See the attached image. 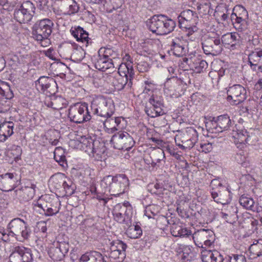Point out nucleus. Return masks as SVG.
Here are the masks:
<instances>
[{
  "mask_svg": "<svg viewBox=\"0 0 262 262\" xmlns=\"http://www.w3.org/2000/svg\"><path fill=\"white\" fill-rule=\"evenodd\" d=\"M31 233V230L25 221L18 217L15 218L8 223L6 230L0 227V241L8 243L11 238L24 241L29 239Z\"/></svg>",
  "mask_w": 262,
  "mask_h": 262,
  "instance_id": "obj_1",
  "label": "nucleus"
},
{
  "mask_svg": "<svg viewBox=\"0 0 262 262\" xmlns=\"http://www.w3.org/2000/svg\"><path fill=\"white\" fill-rule=\"evenodd\" d=\"M91 113L87 103H77L69 108L68 117L71 121L75 123H83L91 120Z\"/></svg>",
  "mask_w": 262,
  "mask_h": 262,
  "instance_id": "obj_2",
  "label": "nucleus"
},
{
  "mask_svg": "<svg viewBox=\"0 0 262 262\" xmlns=\"http://www.w3.org/2000/svg\"><path fill=\"white\" fill-rule=\"evenodd\" d=\"M178 19L180 27L188 31V36L198 30L196 25L199 22V17L196 12L189 9L184 10L181 13Z\"/></svg>",
  "mask_w": 262,
  "mask_h": 262,
  "instance_id": "obj_3",
  "label": "nucleus"
},
{
  "mask_svg": "<svg viewBox=\"0 0 262 262\" xmlns=\"http://www.w3.org/2000/svg\"><path fill=\"white\" fill-rule=\"evenodd\" d=\"M53 26L54 23L48 18L37 21L32 28L33 37L40 42L45 41L51 34Z\"/></svg>",
  "mask_w": 262,
  "mask_h": 262,
  "instance_id": "obj_4",
  "label": "nucleus"
},
{
  "mask_svg": "<svg viewBox=\"0 0 262 262\" xmlns=\"http://www.w3.org/2000/svg\"><path fill=\"white\" fill-rule=\"evenodd\" d=\"M231 20L234 28L239 32L246 30L248 27V13L242 5H236L233 9Z\"/></svg>",
  "mask_w": 262,
  "mask_h": 262,
  "instance_id": "obj_5",
  "label": "nucleus"
},
{
  "mask_svg": "<svg viewBox=\"0 0 262 262\" xmlns=\"http://www.w3.org/2000/svg\"><path fill=\"white\" fill-rule=\"evenodd\" d=\"M204 52L206 55L216 56L223 50V45L220 36L215 33H211L207 36L202 42Z\"/></svg>",
  "mask_w": 262,
  "mask_h": 262,
  "instance_id": "obj_6",
  "label": "nucleus"
},
{
  "mask_svg": "<svg viewBox=\"0 0 262 262\" xmlns=\"http://www.w3.org/2000/svg\"><path fill=\"white\" fill-rule=\"evenodd\" d=\"M113 107L111 103H108L104 97L99 96L92 102L91 111L94 114L108 118L114 113Z\"/></svg>",
  "mask_w": 262,
  "mask_h": 262,
  "instance_id": "obj_7",
  "label": "nucleus"
},
{
  "mask_svg": "<svg viewBox=\"0 0 262 262\" xmlns=\"http://www.w3.org/2000/svg\"><path fill=\"white\" fill-rule=\"evenodd\" d=\"M35 7L30 1L24 2L14 12V18L20 24L28 23L31 20L35 14Z\"/></svg>",
  "mask_w": 262,
  "mask_h": 262,
  "instance_id": "obj_8",
  "label": "nucleus"
},
{
  "mask_svg": "<svg viewBox=\"0 0 262 262\" xmlns=\"http://www.w3.org/2000/svg\"><path fill=\"white\" fill-rule=\"evenodd\" d=\"M111 142L115 148L129 150L135 144L133 138L127 132H119L114 135Z\"/></svg>",
  "mask_w": 262,
  "mask_h": 262,
  "instance_id": "obj_9",
  "label": "nucleus"
},
{
  "mask_svg": "<svg viewBox=\"0 0 262 262\" xmlns=\"http://www.w3.org/2000/svg\"><path fill=\"white\" fill-rule=\"evenodd\" d=\"M227 93V100L232 105H237L243 102L247 98L246 90L240 84H234L230 86Z\"/></svg>",
  "mask_w": 262,
  "mask_h": 262,
  "instance_id": "obj_10",
  "label": "nucleus"
},
{
  "mask_svg": "<svg viewBox=\"0 0 262 262\" xmlns=\"http://www.w3.org/2000/svg\"><path fill=\"white\" fill-rule=\"evenodd\" d=\"M9 256L10 262H31L32 256L31 250L24 246H14Z\"/></svg>",
  "mask_w": 262,
  "mask_h": 262,
  "instance_id": "obj_11",
  "label": "nucleus"
},
{
  "mask_svg": "<svg viewBox=\"0 0 262 262\" xmlns=\"http://www.w3.org/2000/svg\"><path fill=\"white\" fill-rule=\"evenodd\" d=\"M35 85L38 90L50 94H54L57 91V84L55 79L51 77H40L35 81Z\"/></svg>",
  "mask_w": 262,
  "mask_h": 262,
  "instance_id": "obj_12",
  "label": "nucleus"
},
{
  "mask_svg": "<svg viewBox=\"0 0 262 262\" xmlns=\"http://www.w3.org/2000/svg\"><path fill=\"white\" fill-rule=\"evenodd\" d=\"M129 185V180L124 174H117L115 176V180L111 186L110 193L115 196L124 193Z\"/></svg>",
  "mask_w": 262,
  "mask_h": 262,
  "instance_id": "obj_13",
  "label": "nucleus"
},
{
  "mask_svg": "<svg viewBox=\"0 0 262 262\" xmlns=\"http://www.w3.org/2000/svg\"><path fill=\"white\" fill-rule=\"evenodd\" d=\"M36 185L30 184L28 186L21 187L14 191V196L15 199L20 203L26 202L32 200L35 193Z\"/></svg>",
  "mask_w": 262,
  "mask_h": 262,
  "instance_id": "obj_14",
  "label": "nucleus"
},
{
  "mask_svg": "<svg viewBox=\"0 0 262 262\" xmlns=\"http://www.w3.org/2000/svg\"><path fill=\"white\" fill-rule=\"evenodd\" d=\"M170 46L171 51L176 56H183L188 52L186 42L182 38L175 37L172 39Z\"/></svg>",
  "mask_w": 262,
  "mask_h": 262,
  "instance_id": "obj_15",
  "label": "nucleus"
},
{
  "mask_svg": "<svg viewBox=\"0 0 262 262\" xmlns=\"http://www.w3.org/2000/svg\"><path fill=\"white\" fill-rule=\"evenodd\" d=\"M108 78L110 81H112L115 89L117 91H121L124 88L129 89L133 85L132 79L119 75L117 74L114 76L109 75Z\"/></svg>",
  "mask_w": 262,
  "mask_h": 262,
  "instance_id": "obj_16",
  "label": "nucleus"
},
{
  "mask_svg": "<svg viewBox=\"0 0 262 262\" xmlns=\"http://www.w3.org/2000/svg\"><path fill=\"white\" fill-rule=\"evenodd\" d=\"M80 142L86 146L88 149H90L93 154L100 156L104 152V145L99 140H93L91 138L81 137Z\"/></svg>",
  "mask_w": 262,
  "mask_h": 262,
  "instance_id": "obj_17",
  "label": "nucleus"
},
{
  "mask_svg": "<svg viewBox=\"0 0 262 262\" xmlns=\"http://www.w3.org/2000/svg\"><path fill=\"white\" fill-rule=\"evenodd\" d=\"M114 220L120 224H127L129 220L127 207L125 205L117 204L113 210Z\"/></svg>",
  "mask_w": 262,
  "mask_h": 262,
  "instance_id": "obj_18",
  "label": "nucleus"
},
{
  "mask_svg": "<svg viewBox=\"0 0 262 262\" xmlns=\"http://www.w3.org/2000/svg\"><path fill=\"white\" fill-rule=\"evenodd\" d=\"M183 61L186 62L190 68L196 73L203 72L208 67L207 62L199 57L193 56L189 59L184 58Z\"/></svg>",
  "mask_w": 262,
  "mask_h": 262,
  "instance_id": "obj_19",
  "label": "nucleus"
},
{
  "mask_svg": "<svg viewBox=\"0 0 262 262\" xmlns=\"http://www.w3.org/2000/svg\"><path fill=\"white\" fill-rule=\"evenodd\" d=\"M211 194L214 201L217 203L226 204L231 200L230 192L224 187H220L217 191H211Z\"/></svg>",
  "mask_w": 262,
  "mask_h": 262,
  "instance_id": "obj_20",
  "label": "nucleus"
},
{
  "mask_svg": "<svg viewBox=\"0 0 262 262\" xmlns=\"http://www.w3.org/2000/svg\"><path fill=\"white\" fill-rule=\"evenodd\" d=\"M16 180L12 173H6L0 176V189L3 191H12L14 188Z\"/></svg>",
  "mask_w": 262,
  "mask_h": 262,
  "instance_id": "obj_21",
  "label": "nucleus"
},
{
  "mask_svg": "<svg viewBox=\"0 0 262 262\" xmlns=\"http://www.w3.org/2000/svg\"><path fill=\"white\" fill-rule=\"evenodd\" d=\"M241 37L239 34L236 32H232L226 34L222 36L221 42L222 45H230L231 49L234 50L236 46L240 45Z\"/></svg>",
  "mask_w": 262,
  "mask_h": 262,
  "instance_id": "obj_22",
  "label": "nucleus"
},
{
  "mask_svg": "<svg viewBox=\"0 0 262 262\" xmlns=\"http://www.w3.org/2000/svg\"><path fill=\"white\" fill-rule=\"evenodd\" d=\"M70 32L77 41L86 42V44L91 43L88 33L80 26L72 27Z\"/></svg>",
  "mask_w": 262,
  "mask_h": 262,
  "instance_id": "obj_23",
  "label": "nucleus"
},
{
  "mask_svg": "<svg viewBox=\"0 0 262 262\" xmlns=\"http://www.w3.org/2000/svg\"><path fill=\"white\" fill-rule=\"evenodd\" d=\"M213 234L212 230L203 229L195 232L193 235V239L197 246L203 248V242L206 238L213 237Z\"/></svg>",
  "mask_w": 262,
  "mask_h": 262,
  "instance_id": "obj_24",
  "label": "nucleus"
},
{
  "mask_svg": "<svg viewBox=\"0 0 262 262\" xmlns=\"http://www.w3.org/2000/svg\"><path fill=\"white\" fill-rule=\"evenodd\" d=\"M95 67L99 71H105L106 70L112 71L115 67L113 59H107L105 57H102L99 54L95 61Z\"/></svg>",
  "mask_w": 262,
  "mask_h": 262,
  "instance_id": "obj_25",
  "label": "nucleus"
},
{
  "mask_svg": "<svg viewBox=\"0 0 262 262\" xmlns=\"http://www.w3.org/2000/svg\"><path fill=\"white\" fill-rule=\"evenodd\" d=\"M160 18L162 27L161 30V35H166L172 32L176 26L175 21L164 15H161Z\"/></svg>",
  "mask_w": 262,
  "mask_h": 262,
  "instance_id": "obj_26",
  "label": "nucleus"
},
{
  "mask_svg": "<svg viewBox=\"0 0 262 262\" xmlns=\"http://www.w3.org/2000/svg\"><path fill=\"white\" fill-rule=\"evenodd\" d=\"M233 137L236 139L237 143L245 144L250 142L251 135L245 128H237L236 131L233 130Z\"/></svg>",
  "mask_w": 262,
  "mask_h": 262,
  "instance_id": "obj_27",
  "label": "nucleus"
},
{
  "mask_svg": "<svg viewBox=\"0 0 262 262\" xmlns=\"http://www.w3.org/2000/svg\"><path fill=\"white\" fill-rule=\"evenodd\" d=\"M80 262H106L103 255L99 252L93 251L82 255Z\"/></svg>",
  "mask_w": 262,
  "mask_h": 262,
  "instance_id": "obj_28",
  "label": "nucleus"
},
{
  "mask_svg": "<svg viewBox=\"0 0 262 262\" xmlns=\"http://www.w3.org/2000/svg\"><path fill=\"white\" fill-rule=\"evenodd\" d=\"M14 123L6 122L0 125V141L5 142L13 133Z\"/></svg>",
  "mask_w": 262,
  "mask_h": 262,
  "instance_id": "obj_29",
  "label": "nucleus"
},
{
  "mask_svg": "<svg viewBox=\"0 0 262 262\" xmlns=\"http://www.w3.org/2000/svg\"><path fill=\"white\" fill-rule=\"evenodd\" d=\"M118 74L130 79H133L135 75L132 62L122 63L118 68Z\"/></svg>",
  "mask_w": 262,
  "mask_h": 262,
  "instance_id": "obj_30",
  "label": "nucleus"
},
{
  "mask_svg": "<svg viewBox=\"0 0 262 262\" xmlns=\"http://www.w3.org/2000/svg\"><path fill=\"white\" fill-rule=\"evenodd\" d=\"M161 15H154L147 21V26L149 29L153 33L161 35L162 21Z\"/></svg>",
  "mask_w": 262,
  "mask_h": 262,
  "instance_id": "obj_31",
  "label": "nucleus"
},
{
  "mask_svg": "<svg viewBox=\"0 0 262 262\" xmlns=\"http://www.w3.org/2000/svg\"><path fill=\"white\" fill-rule=\"evenodd\" d=\"M217 124L219 128L218 132H222L229 129L232 124V122L228 115H223L219 116L217 118Z\"/></svg>",
  "mask_w": 262,
  "mask_h": 262,
  "instance_id": "obj_32",
  "label": "nucleus"
},
{
  "mask_svg": "<svg viewBox=\"0 0 262 262\" xmlns=\"http://www.w3.org/2000/svg\"><path fill=\"white\" fill-rule=\"evenodd\" d=\"M261 49L259 48L255 49L248 55V62L251 69L255 71L259 65V57L261 54Z\"/></svg>",
  "mask_w": 262,
  "mask_h": 262,
  "instance_id": "obj_33",
  "label": "nucleus"
},
{
  "mask_svg": "<svg viewBox=\"0 0 262 262\" xmlns=\"http://www.w3.org/2000/svg\"><path fill=\"white\" fill-rule=\"evenodd\" d=\"M249 257L254 259L262 256V239H259L256 243L252 244L249 249Z\"/></svg>",
  "mask_w": 262,
  "mask_h": 262,
  "instance_id": "obj_34",
  "label": "nucleus"
},
{
  "mask_svg": "<svg viewBox=\"0 0 262 262\" xmlns=\"http://www.w3.org/2000/svg\"><path fill=\"white\" fill-rule=\"evenodd\" d=\"M66 178L64 174L62 173H56L51 177L49 181V185L56 189H60L62 188L63 180Z\"/></svg>",
  "mask_w": 262,
  "mask_h": 262,
  "instance_id": "obj_35",
  "label": "nucleus"
},
{
  "mask_svg": "<svg viewBox=\"0 0 262 262\" xmlns=\"http://www.w3.org/2000/svg\"><path fill=\"white\" fill-rule=\"evenodd\" d=\"M66 102V99L61 96L53 97L51 98V101L48 103L47 106L54 110H59L67 105Z\"/></svg>",
  "mask_w": 262,
  "mask_h": 262,
  "instance_id": "obj_36",
  "label": "nucleus"
},
{
  "mask_svg": "<svg viewBox=\"0 0 262 262\" xmlns=\"http://www.w3.org/2000/svg\"><path fill=\"white\" fill-rule=\"evenodd\" d=\"M48 253L50 257L54 260H61L64 257L55 244H54L50 248Z\"/></svg>",
  "mask_w": 262,
  "mask_h": 262,
  "instance_id": "obj_37",
  "label": "nucleus"
},
{
  "mask_svg": "<svg viewBox=\"0 0 262 262\" xmlns=\"http://www.w3.org/2000/svg\"><path fill=\"white\" fill-rule=\"evenodd\" d=\"M150 158L151 159V162L148 161L147 163L151 164L153 166H155L157 163H159L162 159L164 158V152L162 149H159L152 152Z\"/></svg>",
  "mask_w": 262,
  "mask_h": 262,
  "instance_id": "obj_38",
  "label": "nucleus"
},
{
  "mask_svg": "<svg viewBox=\"0 0 262 262\" xmlns=\"http://www.w3.org/2000/svg\"><path fill=\"white\" fill-rule=\"evenodd\" d=\"M0 95L6 99H10L13 97L9 85L7 82L1 80H0Z\"/></svg>",
  "mask_w": 262,
  "mask_h": 262,
  "instance_id": "obj_39",
  "label": "nucleus"
},
{
  "mask_svg": "<svg viewBox=\"0 0 262 262\" xmlns=\"http://www.w3.org/2000/svg\"><path fill=\"white\" fill-rule=\"evenodd\" d=\"M239 202L243 207L250 210L253 207V205L255 204L252 198L245 195H243L240 197Z\"/></svg>",
  "mask_w": 262,
  "mask_h": 262,
  "instance_id": "obj_40",
  "label": "nucleus"
},
{
  "mask_svg": "<svg viewBox=\"0 0 262 262\" xmlns=\"http://www.w3.org/2000/svg\"><path fill=\"white\" fill-rule=\"evenodd\" d=\"M142 234V230L139 225H136L130 227L127 230V234L130 238H138L140 237Z\"/></svg>",
  "mask_w": 262,
  "mask_h": 262,
  "instance_id": "obj_41",
  "label": "nucleus"
},
{
  "mask_svg": "<svg viewBox=\"0 0 262 262\" xmlns=\"http://www.w3.org/2000/svg\"><path fill=\"white\" fill-rule=\"evenodd\" d=\"M150 105L153 106L160 112H164L163 107L164 106L163 101L158 97L151 96L149 99Z\"/></svg>",
  "mask_w": 262,
  "mask_h": 262,
  "instance_id": "obj_42",
  "label": "nucleus"
},
{
  "mask_svg": "<svg viewBox=\"0 0 262 262\" xmlns=\"http://www.w3.org/2000/svg\"><path fill=\"white\" fill-rule=\"evenodd\" d=\"M183 139H190L193 141H197L198 138V133L195 129L193 127H187L185 133L182 135Z\"/></svg>",
  "mask_w": 262,
  "mask_h": 262,
  "instance_id": "obj_43",
  "label": "nucleus"
},
{
  "mask_svg": "<svg viewBox=\"0 0 262 262\" xmlns=\"http://www.w3.org/2000/svg\"><path fill=\"white\" fill-rule=\"evenodd\" d=\"M126 253L116 251V250L110 249V253L109 254V257L115 260L116 262L122 261L125 257Z\"/></svg>",
  "mask_w": 262,
  "mask_h": 262,
  "instance_id": "obj_44",
  "label": "nucleus"
},
{
  "mask_svg": "<svg viewBox=\"0 0 262 262\" xmlns=\"http://www.w3.org/2000/svg\"><path fill=\"white\" fill-rule=\"evenodd\" d=\"M127 246L126 244L120 240L113 241L111 243L110 249L116 250V251L125 253Z\"/></svg>",
  "mask_w": 262,
  "mask_h": 262,
  "instance_id": "obj_45",
  "label": "nucleus"
},
{
  "mask_svg": "<svg viewBox=\"0 0 262 262\" xmlns=\"http://www.w3.org/2000/svg\"><path fill=\"white\" fill-rule=\"evenodd\" d=\"M115 180V177L111 175L105 176L101 181V186L104 188H108V191L110 192L111 186L113 185Z\"/></svg>",
  "mask_w": 262,
  "mask_h": 262,
  "instance_id": "obj_46",
  "label": "nucleus"
},
{
  "mask_svg": "<svg viewBox=\"0 0 262 262\" xmlns=\"http://www.w3.org/2000/svg\"><path fill=\"white\" fill-rule=\"evenodd\" d=\"M215 251L203 250L201 253L202 261L203 262H213L215 254Z\"/></svg>",
  "mask_w": 262,
  "mask_h": 262,
  "instance_id": "obj_47",
  "label": "nucleus"
},
{
  "mask_svg": "<svg viewBox=\"0 0 262 262\" xmlns=\"http://www.w3.org/2000/svg\"><path fill=\"white\" fill-rule=\"evenodd\" d=\"M145 112L146 114L151 118H155L158 116H162L165 114V112H160L153 106H146L145 108Z\"/></svg>",
  "mask_w": 262,
  "mask_h": 262,
  "instance_id": "obj_48",
  "label": "nucleus"
},
{
  "mask_svg": "<svg viewBox=\"0 0 262 262\" xmlns=\"http://www.w3.org/2000/svg\"><path fill=\"white\" fill-rule=\"evenodd\" d=\"M205 126L207 129L212 133H217V128H219L217 124V120L214 118L212 120H210L205 123Z\"/></svg>",
  "mask_w": 262,
  "mask_h": 262,
  "instance_id": "obj_49",
  "label": "nucleus"
},
{
  "mask_svg": "<svg viewBox=\"0 0 262 262\" xmlns=\"http://www.w3.org/2000/svg\"><path fill=\"white\" fill-rule=\"evenodd\" d=\"M55 245L61 251L63 255H65L68 252L69 249V244L66 242H57Z\"/></svg>",
  "mask_w": 262,
  "mask_h": 262,
  "instance_id": "obj_50",
  "label": "nucleus"
},
{
  "mask_svg": "<svg viewBox=\"0 0 262 262\" xmlns=\"http://www.w3.org/2000/svg\"><path fill=\"white\" fill-rule=\"evenodd\" d=\"M70 2L71 3L70 4V7H69V10L67 11V14L72 15L78 12L79 8L77 3L73 0L70 1Z\"/></svg>",
  "mask_w": 262,
  "mask_h": 262,
  "instance_id": "obj_51",
  "label": "nucleus"
},
{
  "mask_svg": "<svg viewBox=\"0 0 262 262\" xmlns=\"http://www.w3.org/2000/svg\"><path fill=\"white\" fill-rule=\"evenodd\" d=\"M137 68L139 72L143 73L147 72L150 67L146 61H141L137 64Z\"/></svg>",
  "mask_w": 262,
  "mask_h": 262,
  "instance_id": "obj_52",
  "label": "nucleus"
},
{
  "mask_svg": "<svg viewBox=\"0 0 262 262\" xmlns=\"http://www.w3.org/2000/svg\"><path fill=\"white\" fill-rule=\"evenodd\" d=\"M117 55L116 53L111 48H105L102 57H105L107 59H112V58H115V56Z\"/></svg>",
  "mask_w": 262,
  "mask_h": 262,
  "instance_id": "obj_53",
  "label": "nucleus"
},
{
  "mask_svg": "<svg viewBox=\"0 0 262 262\" xmlns=\"http://www.w3.org/2000/svg\"><path fill=\"white\" fill-rule=\"evenodd\" d=\"M64 184H63V188L67 193L71 194L73 192L74 189L72 187V183L70 180L68 181L66 179L63 180Z\"/></svg>",
  "mask_w": 262,
  "mask_h": 262,
  "instance_id": "obj_54",
  "label": "nucleus"
},
{
  "mask_svg": "<svg viewBox=\"0 0 262 262\" xmlns=\"http://www.w3.org/2000/svg\"><path fill=\"white\" fill-rule=\"evenodd\" d=\"M210 187L211 188V191H217V189H220V187H224L222 184L221 182L217 179H213L211 181L210 185Z\"/></svg>",
  "mask_w": 262,
  "mask_h": 262,
  "instance_id": "obj_55",
  "label": "nucleus"
},
{
  "mask_svg": "<svg viewBox=\"0 0 262 262\" xmlns=\"http://www.w3.org/2000/svg\"><path fill=\"white\" fill-rule=\"evenodd\" d=\"M212 144L209 142L200 143V149L199 150L205 153H208L212 150Z\"/></svg>",
  "mask_w": 262,
  "mask_h": 262,
  "instance_id": "obj_56",
  "label": "nucleus"
},
{
  "mask_svg": "<svg viewBox=\"0 0 262 262\" xmlns=\"http://www.w3.org/2000/svg\"><path fill=\"white\" fill-rule=\"evenodd\" d=\"M47 206V205H46L45 207H43L42 204L36 202V203L33 204V209L34 211L38 212L39 214H43L44 212H45Z\"/></svg>",
  "mask_w": 262,
  "mask_h": 262,
  "instance_id": "obj_57",
  "label": "nucleus"
},
{
  "mask_svg": "<svg viewBox=\"0 0 262 262\" xmlns=\"http://www.w3.org/2000/svg\"><path fill=\"white\" fill-rule=\"evenodd\" d=\"M197 141H193L192 139H186L182 140V143L184 144V149L186 148L190 149L193 147Z\"/></svg>",
  "mask_w": 262,
  "mask_h": 262,
  "instance_id": "obj_58",
  "label": "nucleus"
},
{
  "mask_svg": "<svg viewBox=\"0 0 262 262\" xmlns=\"http://www.w3.org/2000/svg\"><path fill=\"white\" fill-rule=\"evenodd\" d=\"M229 262H246V260L243 255L234 254L230 257Z\"/></svg>",
  "mask_w": 262,
  "mask_h": 262,
  "instance_id": "obj_59",
  "label": "nucleus"
},
{
  "mask_svg": "<svg viewBox=\"0 0 262 262\" xmlns=\"http://www.w3.org/2000/svg\"><path fill=\"white\" fill-rule=\"evenodd\" d=\"M59 211V208L55 207L52 208V207H46L44 214L46 216H52L56 214Z\"/></svg>",
  "mask_w": 262,
  "mask_h": 262,
  "instance_id": "obj_60",
  "label": "nucleus"
},
{
  "mask_svg": "<svg viewBox=\"0 0 262 262\" xmlns=\"http://www.w3.org/2000/svg\"><path fill=\"white\" fill-rule=\"evenodd\" d=\"M54 158H58L59 157H63L64 156V149L61 147H56L55 151L54 152Z\"/></svg>",
  "mask_w": 262,
  "mask_h": 262,
  "instance_id": "obj_61",
  "label": "nucleus"
},
{
  "mask_svg": "<svg viewBox=\"0 0 262 262\" xmlns=\"http://www.w3.org/2000/svg\"><path fill=\"white\" fill-rule=\"evenodd\" d=\"M119 122H119L118 119H116V118L115 119H114L113 118H108L104 121L103 124H104V127H105L107 128H108V123L109 124L115 123V124H117V125H118L119 124Z\"/></svg>",
  "mask_w": 262,
  "mask_h": 262,
  "instance_id": "obj_62",
  "label": "nucleus"
},
{
  "mask_svg": "<svg viewBox=\"0 0 262 262\" xmlns=\"http://www.w3.org/2000/svg\"><path fill=\"white\" fill-rule=\"evenodd\" d=\"M148 190L151 193L155 194L157 195L160 196V195L163 194L164 189L160 188V189H158L157 188H155L153 187H149L148 186Z\"/></svg>",
  "mask_w": 262,
  "mask_h": 262,
  "instance_id": "obj_63",
  "label": "nucleus"
},
{
  "mask_svg": "<svg viewBox=\"0 0 262 262\" xmlns=\"http://www.w3.org/2000/svg\"><path fill=\"white\" fill-rule=\"evenodd\" d=\"M171 233L174 236L177 237V235L179 234V232L181 230V226L173 225L171 228Z\"/></svg>",
  "mask_w": 262,
  "mask_h": 262,
  "instance_id": "obj_64",
  "label": "nucleus"
}]
</instances>
